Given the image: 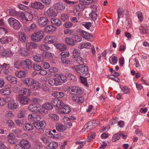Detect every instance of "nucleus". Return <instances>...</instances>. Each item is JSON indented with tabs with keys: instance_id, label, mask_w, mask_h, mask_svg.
Returning a JSON list of instances; mask_svg holds the SVG:
<instances>
[{
	"instance_id": "24",
	"label": "nucleus",
	"mask_w": 149,
	"mask_h": 149,
	"mask_svg": "<svg viewBox=\"0 0 149 149\" xmlns=\"http://www.w3.org/2000/svg\"><path fill=\"white\" fill-rule=\"evenodd\" d=\"M51 22L52 24L60 26L61 24V21L58 18H52L51 19Z\"/></svg>"
},
{
	"instance_id": "32",
	"label": "nucleus",
	"mask_w": 149,
	"mask_h": 149,
	"mask_svg": "<svg viewBox=\"0 0 149 149\" xmlns=\"http://www.w3.org/2000/svg\"><path fill=\"white\" fill-rule=\"evenodd\" d=\"M54 6L55 8L59 10H63L65 8V6L61 3H56L54 5Z\"/></svg>"
},
{
	"instance_id": "8",
	"label": "nucleus",
	"mask_w": 149,
	"mask_h": 149,
	"mask_svg": "<svg viewBox=\"0 0 149 149\" xmlns=\"http://www.w3.org/2000/svg\"><path fill=\"white\" fill-rule=\"evenodd\" d=\"M51 102L54 106H56L57 107H59L60 108H62L64 105L63 102L58 98L53 99L52 100Z\"/></svg>"
},
{
	"instance_id": "19",
	"label": "nucleus",
	"mask_w": 149,
	"mask_h": 149,
	"mask_svg": "<svg viewBox=\"0 0 149 149\" xmlns=\"http://www.w3.org/2000/svg\"><path fill=\"white\" fill-rule=\"evenodd\" d=\"M71 94H75V93L80 94L81 90L78 87H72L69 90Z\"/></svg>"
},
{
	"instance_id": "57",
	"label": "nucleus",
	"mask_w": 149,
	"mask_h": 149,
	"mask_svg": "<svg viewBox=\"0 0 149 149\" xmlns=\"http://www.w3.org/2000/svg\"><path fill=\"white\" fill-rule=\"evenodd\" d=\"M65 42L69 45L74 46V43H73L72 41L69 38H65Z\"/></svg>"
},
{
	"instance_id": "46",
	"label": "nucleus",
	"mask_w": 149,
	"mask_h": 149,
	"mask_svg": "<svg viewBox=\"0 0 149 149\" xmlns=\"http://www.w3.org/2000/svg\"><path fill=\"white\" fill-rule=\"evenodd\" d=\"M43 107L45 109H51L53 108L52 104L48 102L44 104Z\"/></svg>"
},
{
	"instance_id": "58",
	"label": "nucleus",
	"mask_w": 149,
	"mask_h": 149,
	"mask_svg": "<svg viewBox=\"0 0 149 149\" xmlns=\"http://www.w3.org/2000/svg\"><path fill=\"white\" fill-rule=\"evenodd\" d=\"M49 71L51 73H55L58 71V69L54 67H50L49 70Z\"/></svg>"
},
{
	"instance_id": "55",
	"label": "nucleus",
	"mask_w": 149,
	"mask_h": 149,
	"mask_svg": "<svg viewBox=\"0 0 149 149\" xmlns=\"http://www.w3.org/2000/svg\"><path fill=\"white\" fill-rule=\"evenodd\" d=\"M9 13L12 16H18V13L14 9H12L9 11Z\"/></svg>"
},
{
	"instance_id": "17",
	"label": "nucleus",
	"mask_w": 149,
	"mask_h": 149,
	"mask_svg": "<svg viewBox=\"0 0 149 149\" xmlns=\"http://www.w3.org/2000/svg\"><path fill=\"white\" fill-rule=\"evenodd\" d=\"M30 90L29 89H27L25 88H22L19 92V95H22V96L24 95L28 96L30 95Z\"/></svg>"
},
{
	"instance_id": "16",
	"label": "nucleus",
	"mask_w": 149,
	"mask_h": 149,
	"mask_svg": "<svg viewBox=\"0 0 149 149\" xmlns=\"http://www.w3.org/2000/svg\"><path fill=\"white\" fill-rule=\"evenodd\" d=\"M80 35L83 38L86 39H89L93 37L92 35L86 31L80 30L79 31Z\"/></svg>"
},
{
	"instance_id": "31",
	"label": "nucleus",
	"mask_w": 149,
	"mask_h": 149,
	"mask_svg": "<svg viewBox=\"0 0 149 149\" xmlns=\"http://www.w3.org/2000/svg\"><path fill=\"white\" fill-rule=\"evenodd\" d=\"M91 46V44L89 42H86L82 44H80L79 45L78 47L80 49L84 48H89Z\"/></svg>"
},
{
	"instance_id": "2",
	"label": "nucleus",
	"mask_w": 149,
	"mask_h": 149,
	"mask_svg": "<svg viewBox=\"0 0 149 149\" xmlns=\"http://www.w3.org/2000/svg\"><path fill=\"white\" fill-rule=\"evenodd\" d=\"M8 22L10 25L16 30H18L22 27L20 22L15 18L10 17L8 20Z\"/></svg>"
},
{
	"instance_id": "22",
	"label": "nucleus",
	"mask_w": 149,
	"mask_h": 149,
	"mask_svg": "<svg viewBox=\"0 0 149 149\" xmlns=\"http://www.w3.org/2000/svg\"><path fill=\"white\" fill-rule=\"evenodd\" d=\"M57 13L55 12V10L53 9L49 8L47 10L46 14L51 17H55L57 15Z\"/></svg>"
},
{
	"instance_id": "27",
	"label": "nucleus",
	"mask_w": 149,
	"mask_h": 149,
	"mask_svg": "<svg viewBox=\"0 0 149 149\" xmlns=\"http://www.w3.org/2000/svg\"><path fill=\"white\" fill-rule=\"evenodd\" d=\"M55 46L56 48L59 49L60 51H63L66 50V46L62 44H55Z\"/></svg>"
},
{
	"instance_id": "21",
	"label": "nucleus",
	"mask_w": 149,
	"mask_h": 149,
	"mask_svg": "<svg viewBox=\"0 0 149 149\" xmlns=\"http://www.w3.org/2000/svg\"><path fill=\"white\" fill-rule=\"evenodd\" d=\"M56 29V27L53 25H49L45 27L44 30L46 33H50L55 31Z\"/></svg>"
},
{
	"instance_id": "62",
	"label": "nucleus",
	"mask_w": 149,
	"mask_h": 149,
	"mask_svg": "<svg viewBox=\"0 0 149 149\" xmlns=\"http://www.w3.org/2000/svg\"><path fill=\"white\" fill-rule=\"evenodd\" d=\"M91 24V23L90 22H86L85 24H83V25L87 29H89Z\"/></svg>"
},
{
	"instance_id": "35",
	"label": "nucleus",
	"mask_w": 149,
	"mask_h": 149,
	"mask_svg": "<svg viewBox=\"0 0 149 149\" xmlns=\"http://www.w3.org/2000/svg\"><path fill=\"white\" fill-rule=\"evenodd\" d=\"M55 79L54 78H50L48 80V82L49 84L52 86L54 85L57 86L58 84V83H57Z\"/></svg>"
},
{
	"instance_id": "54",
	"label": "nucleus",
	"mask_w": 149,
	"mask_h": 149,
	"mask_svg": "<svg viewBox=\"0 0 149 149\" xmlns=\"http://www.w3.org/2000/svg\"><path fill=\"white\" fill-rule=\"evenodd\" d=\"M71 12L73 15L76 16H79V11L76 8L73 9V10H72Z\"/></svg>"
},
{
	"instance_id": "33",
	"label": "nucleus",
	"mask_w": 149,
	"mask_h": 149,
	"mask_svg": "<svg viewBox=\"0 0 149 149\" xmlns=\"http://www.w3.org/2000/svg\"><path fill=\"white\" fill-rule=\"evenodd\" d=\"M81 41V38L77 35H75L73 37L72 39L73 43H74V45L75 43L80 42Z\"/></svg>"
},
{
	"instance_id": "12",
	"label": "nucleus",
	"mask_w": 149,
	"mask_h": 149,
	"mask_svg": "<svg viewBox=\"0 0 149 149\" xmlns=\"http://www.w3.org/2000/svg\"><path fill=\"white\" fill-rule=\"evenodd\" d=\"M97 123L95 122H93L91 121H90L87 123L84 126V129L86 130L88 129L90 130H93L95 127L97 126Z\"/></svg>"
},
{
	"instance_id": "34",
	"label": "nucleus",
	"mask_w": 149,
	"mask_h": 149,
	"mask_svg": "<svg viewBox=\"0 0 149 149\" xmlns=\"http://www.w3.org/2000/svg\"><path fill=\"white\" fill-rule=\"evenodd\" d=\"M23 127L24 130L28 131H31L33 129V125L29 123L25 124Z\"/></svg>"
},
{
	"instance_id": "44",
	"label": "nucleus",
	"mask_w": 149,
	"mask_h": 149,
	"mask_svg": "<svg viewBox=\"0 0 149 149\" xmlns=\"http://www.w3.org/2000/svg\"><path fill=\"white\" fill-rule=\"evenodd\" d=\"M25 19L26 21H31L33 19L32 15L29 13H26L25 15Z\"/></svg>"
},
{
	"instance_id": "9",
	"label": "nucleus",
	"mask_w": 149,
	"mask_h": 149,
	"mask_svg": "<svg viewBox=\"0 0 149 149\" xmlns=\"http://www.w3.org/2000/svg\"><path fill=\"white\" fill-rule=\"evenodd\" d=\"M17 98L20 102L22 104H27L30 101L29 98L22 96V95H18Z\"/></svg>"
},
{
	"instance_id": "60",
	"label": "nucleus",
	"mask_w": 149,
	"mask_h": 149,
	"mask_svg": "<svg viewBox=\"0 0 149 149\" xmlns=\"http://www.w3.org/2000/svg\"><path fill=\"white\" fill-rule=\"evenodd\" d=\"M33 116H34L33 117L34 118V121H39L41 119V117L39 115L36 114L34 113Z\"/></svg>"
},
{
	"instance_id": "7",
	"label": "nucleus",
	"mask_w": 149,
	"mask_h": 149,
	"mask_svg": "<svg viewBox=\"0 0 149 149\" xmlns=\"http://www.w3.org/2000/svg\"><path fill=\"white\" fill-rule=\"evenodd\" d=\"M57 40L58 39L56 36L48 35L45 38L44 42L46 43L52 44L56 42Z\"/></svg>"
},
{
	"instance_id": "5",
	"label": "nucleus",
	"mask_w": 149,
	"mask_h": 149,
	"mask_svg": "<svg viewBox=\"0 0 149 149\" xmlns=\"http://www.w3.org/2000/svg\"><path fill=\"white\" fill-rule=\"evenodd\" d=\"M49 22V19L45 17H40L38 19V23L39 26L41 27H44Z\"/></svg>"
},
{
	"instance_id": "1",
	"label": "nucleus",
	"mask_w": 149,
	"mask_h": 149,
	"mask_svg": "<svg viewBox=\"0 0 149 149\" xmlns=\"http://www.w3.org/2000/svg\"><path fill=\"white\" fill-rule=\"evenodd\" d=\"M44 36L43 31L42 30L36 31L32 34L31 38L32 40L35 42H38L42 39Z\"/></svg>"
},
{
	"instance_id": "26",
	"label": "nucleus",
	"mask_w": 149,
	"mask_h": 149,
	"mask_svg": "<svg viewBox=\"0 0 149 149\" xmlns=\"http://www.w3.org/2000/svg\"><path fill=\"white\" fill-rule=\"evenodd\" d=\"M19 36L20 40L23 42H25L27 38V37L26 36L25 33L22 32L19 33Z\"/></svg>"
},
{
	"instance_id": "38",
	"label": "nucleus",
	"mask_w": 149,
	"mask_h": 149,
	"mask_svg": "<svg viewBox=\"0 0 149 149\" xmlns=\"http://www.w3.org/2000/svg\"><path fill=\"white\" fill-rule=\"evenodd\" d=\"M39 48L40 50L43 51L48 50L50 49V47L45 44L41 45L39 46Z\"/></svg>"
},
{
	"instance_id": "13",
	"label": "nucleus",
	"mask_w": 149,
	"mask_h": 149,
	"mask_svg": "<svg viewBox=\"0 0 149 149\" xmlns=\"http://www.w3.org/2000/svg\"><path fill=\"white\" fill-rule=\"evenodd\" d=\"M29 110L31 112H37L39 111L40 109V107L39 105L35 104H31L28 107Z\"/></svg>"
},
{
	"instance_id": "53",
	"label": "nucleus",
	"mask_w": 149,
	"mask_h": 149,
	"mask_svg": "<svg viewBox=\"0 0 149 149\" xmlns=\"http://www.w3.org/2000/svg\"><path fill=\"white\" fill-rule=\"evenodd\" d=\"M37 28V25L34 23L32 24L29 27L30 30L33 31H36Z\"/></svg>"
},
{
	"instance_id": "40",
	"label": "nucleus",
	"mask_w": 149,
	"mask_h": 149,
	"mask_svg": "<svg viewBox=\"0 0 149 149\" xmlns=\"http://www.w3.org/2000/svg\"><path fill=\"white\" fill-rule=\"evenodd\" d=\"M32 62L29 59H26L21 61V65H31Z\"/></svg>"
},
{
	"instance_id": "4",
	"label": "nucleus",
	"mask_w": 149,
	"mask_h": 149,
	"mask_svg": "<svg viewBox=\"0 0 149 149\" xmlns=\"http://www.w3.org/2000/svg\"><path fill=\"white\" fill-rule=\"evenodd\" d=\"M34 126L38 130H42L45 128L46 126L45 121L44 120L40 121H35L33 123Z\"/></svg>"
},
{
	"instance_id": "64",
	"label": "nucleus",
	"mask_w": 149,
	"mask_h": 149,
	"mask_svg": "<svg viewBox=\"0 0 149 149\" xmlns=\"http://www.w3.org/2000/svg\"><path fill=\"white\" fill-rule=\"evenodd\" d=\"M125 62V59L123 57H121L119 58V64L121 65L124 64Z\"/></svg>"
},
{
	"instance_id": "25",
	"label": "nucleus",
	"mask_w": 149,
	"mask_h": 149,
	"mask_svg": "<svg viewBox=\"0 0 149 149\" xmlns=\"http://www.w3.org/2000/svg\"><path fill=\"white\" fill-rule=\"evenodd\" d=\"M29 49H25L24 47H21L20 48V53L22 56H27L29 55Z\"/></svg>"
},
{
	"instance_id": "48",
	"label": "nucleus",
	"mask_w": 149,
	"mask_h": 149,
	"mask_svg": "<svg viewBox=\"0 0 149 149\" xmlns=\"http://www.w3.org/2000/svg\"><path fill=\"white\" fill-rule=\"evenodd\" d=\"M95 136V134L93 133H91L88 136V141H90L92 140Z\"/></svg>"
},
{
	"instance_id": "15",
	"label": "nucleus",
	"mask_w": 149,
	"mask_h": 149,
	"mask_svg": "<svg viewBox=\"0 0 149 149\" xmlns=\"http://www.w3.org/2000/svg\"><path fill=\"white\" fill-rule=\"evenodd\" d=\"M18 104L14 101L9 102L8 104V108L11 110L17 109L18 107Z\"/></svg>"
},
{
	"instance_id": "50",
	"label": "nucleus",
	"mask_w": 149,
	"mask_h": 149,
	"mask_svg": "<svg viewBox=\"0 0 149 149\" xmlns=\"http://www.w3.org/2000/svg\"><path fill=\"white\" fill-rule=\"evenodd\" d=\"M79 53L78 50L76 49H74L73 52V56L74 58H76L79 56Z\"/></svg>"
},
{
	"instance_id": "10",
	"label": "nucleus",
	"mask_w": 149,
	"mask_h": 149,
	"mask_svg": "<svg viewBox=\"0 0 149 149\" xmlns=\"http://www.w3.org/2000/svg\"><path fill=\"white\" fill-rule=\"evenodd\" d=\"M89 16L91 19L94 22L95 25H97L98 23L99 18H98L96 12H91L89 15Z\"/></svg>"
},
{
	"instance_id": "42",
	"label": "nucleus",
	"mask_w": 149,
	"mask_h": 149,
	"mask_svg": "<svg viewBox=\"0 0 149 149\" xmlns=\"http://www.w3.org/2000/svg\"><path fill=\"white\" fill-rule=\"evenodd\" d=\"M121 135V133L120 132H119L118 133L115 134L113 136L112 141L115 142L116 140H118Z\"/></svg>"
},
{
	"instance_id": "28",
	"label": "nucleus",
	"mask_w": 149,
	"mask_h": 149,
	"mask_svg": "<svg viewBox=\"0 0 149 149\" xmlns=\"http://www.w3.org/2000/svg\"><path fill=\"white\" fill-rule=\"evenodd\" d=\"M33 59L34 61L37 62L42 61L43 60V56L40 54H37L33 57Z\"/></svg>"
},
{
	"instance_id": "18",
	"label": "nucleus",
	"mask_w": 149,
	"mask_h": 149,
	"mask_svg": "<svg viewBox=\"0 0 149 149\" xmlns=\"http://www.w3.org/2000/svg\"><path fill=\"white\" fill-rule=\"evenodd\" d=\"M61 109L60 110V112L61 113L67 114L70 112L71 110L69 107L66 105H63L62 108H60Z\"/></svg>"
},
{
	"instance_id": "30",
	"label": "nucleus",
	"mask_w": 149,
	"mask_h": 149,
	"mask_svg": "<svg viewBox=\"0 0 149 149\" xmlns=\"http://www.w3.org/2000/svg\"><path fill=\"white\" fill-rule=\"evenodd\" d=\"M16 76L19 78L24 77L26 75V73L24 71L20 70L19 72L17 71L15 73Z\"/></svg>"
},
{
	"instance_id": "11",
	"label": "nucleus",
	"mask_w": 149,
	"mask_h": 149,
	"mask_svg": "<svg viewBox=\"0 0 149 149\" xmlns=\"http://www.w3.org/2000/svg\"><path fill=\"white\" fill-rule=\"evenodd\" d=\"M23 82L26 85L28 86L38 83V81L29 78H26L23 81Z\"/></svg>"
},
{
	"instance_id": "47",
	"label": "nucleus",
	"mask_w": 149,
	"mask_h": 149,
	"mask_svg": "<svg viewBox=\"0 0 149 149\" xmlns=\"http://www.w3.org/2000/svg\"><path fill=\"white\" fill-rule=\"evenodd\" d=\"M49 117L55 120H58L59 119L58 116L55 114H50L49 115Z\"/></svg>"
},
{
	"instance_id": "63",
	"label": "nucleus",
	"mask_w": 149,
	"mask_h": 149,
	"mask_svg": "<svg viewBox=\"0 0 149 149\" xmlns=\"http://www.w3.org/2000/svg\"><path fill=\"white\" fill-rule=\"evenodd\" d=\"M73 25V24L72 23L68 22H65L64 24L65 26L67 28L71 27Z\"/></svg>"
},
{
	"instance_id": "45",
	"label": "nucleus",
	"mask_w": 149,
	"mask_h": 149,
	"mask_svg": "<svg viewBox=\"0 0 149 149\" xmlns=\"http://www.w3.org/2000/svg\"><path fill=\"white\" fill-rule=\"evenodd\" d=\"M10 39L7 37H3L0 39V42L4 44L9 42Z\"/></svg>"
},
{
	"instance_id": "6",
	"label": "nucleus",
	"mask_w": 149,
	"mask_h": 149,
	"mask_svg": "<svg viewBox=\"0 0 149 149\" xmlns=\"http://www.w3.org/2000/svg\"><path fill=\"white\" fill-rule=\"evenodd\" d=\"M76 71L82 75H86L88 73V67L86 66H77Z\"/></svg>"
},
{
	"instance_id": "23",
	"label": "nucleus",
	"mask_w": 149,
	"mask_h": 149,
	"mask_svg": "<svg viewBox=\"0 0 149 149\" xmlns=\"http://www.w3.org/2000/svg\"><path fill=\"white\" fill-rule=\"evenodd\" d=\"M10 86L8 85L7 87H5L4 88L1 90V92L4 95H9L11 92L10 89Z\"/></svg>"
},
{
	"instance_id": "41",
	"label": "nucleus",
	"mask_w": 149,
	"mask_h": 149,
	"mask_svg": "<svg viewBox=\"0 0 149 149\" xmlns=\"http://www.w3.org/2000/svg\"><path fill=\"white\" fill-rule=\"evenodd\" d=\"M117 13L118 14V18L119 19L121 17H123L124 15V11L121 9L120 8H118L117 10Z\"/></svg>"
},
{
	"instance_id": "14",
	"label": "nucleus",
	"mask_w": 149,
	"mask_h": 149,
	"mask_svg": "<svg viewBox=\"0 0 149 149\" xmlns=\"http://www.w3.org/2000/svg\"><path fill=\"white\" fill-rule=\"evenodd\" d=\"M19 143L21 145V147L24 148L25 149H27L31 146L29 141L23 139L21 140L19 142Z\"/></svg>"
},
{
	"instance_id": "52",
	"label": "nucleus",
	"mask_w": 149,
	"mask_h": 149,
	"mask_svg": "<svg viewBox=\"0 0 149 149\" xmlns=\"http://www.w3.org/2000/svg\"><path fill=\"white\" fill-rule=\"evenodd\" d=\"M76 58V61L79 64V65H83L84 63L82 61V58L80 56H79Z\"/></svg>"
},
{
	"instance_id": "20",
	"label": "nucleus",
	"mask_w": 149,
	"mask_h": 149,
	"mask_svg": "<svg viewBox=\"0 0 149 149\" xmlns=\"http://www.w3.org/2000/svg\"><path fill=\"white\" fill-rule=\"evenodd\" d=\"M31 7L35 8L42 9L44 7V5L41 2H36L31 3Z\"/></svg>"
},
{
	"instance_id": "49",
	"label": "nucleus",
	"mask_w": 149,
	"mask_h": 149,
	"mask_svg": "<svg viewBox=\"0 0 149 149\" xmlns=\"http://www.w3.org/2000/svg\"><path fill=\"white\" fill-rule=\"evenodd\" d=\"M80 78L81 82L85 85V86H87L88 84L87 83L86 79L81 76H80Z\"/></svg>"
},
{
	"instance_id": "29",
	"label": "nucleus",
	"mask_w": 149,
	"mask_h": 149,
	"mask_svg": "<svg viewBox=\"0 0 149 149\" xmlns=\"http://www.w3.org/2000/svg\"><path fill=\"white\" fill-rule=\"evenodd\" d=\"M56 130L60 132H61L64 131L65 130V126L61 123H58L56 125Z\"/></svg>"
},
{
	"instance_id": "37",
	"label": "nucleus",
	"mask_w": 149,
	"mask_h": 149,
	"mask_svg": "<svg viewBox=\"0 0 149 149\" xmlns=\"http://www.w3.org/2000/svg\"><path fill=\"white\" fill-rule=\"evenodd\" d=\"M13 54V53L10 50L8 51L5 50L3 52L2 54L3 56L11 57Z\"/></svg>"
},
{
	"instance_id": "3",
	"label": "nucleus",
	"mask_w": 149,
	"mask_h": 149,
	"mask_svg": "<svg viewBox=\"0 0 149 149\" xmlns=\"http://www.w3.org/2000/svg\"><path fill=\"white\" fill-rule=\"evenodd\" d=\"M70 55L69 52H64L60 54L61 61L63 64H74L73 61H70L68 59H65V58L68 57Z\"/></svg>"
},
{
	"instance_id": "39",
	"label": "nucleus",
	"mask_w": 149,
	"mask_h": 149,
	"mask_svg": "<svg viewBox=\"0 0 149 149\" xmlns=\"http://www.w3.org/2000/svg\"><path fill=\"white\" fill-rule=\"evenodd\" d=\"M48 146L50 149H56L58 146V144L57 142H51Z\"/></svg>"
},
{
	"instance_id": "51",
	"label": "nucleus",
	"mask_w": 149,
	"mask_h": 149,
	"mask_svg": "<svg viewBox=\"0 0 149 149\" xmlns=\"http://www.w3.org/2000/svg\"><path fill=\"white\" fill-rule=\"evenodd\" d=\"M32 102L34 103V104H36L40 103L41 102V100L38 98L34 97L32 98Z\"/></svg>"
},
{
	"instance_id": "56",
	"label": "nucleus",
	"mask_w": 149,
	"mask_h": 149,
	"mask_svg": "<svg viewBox=\"0 0 149 149\" xmlns=\"http://www.w3.org/2000/svg\"><path fill=\"white\" fill-rule=\"evenodd\" d=\"M7 33V30L6 29L1 27H0V34H6Z\"/></svg>"
},
{
	"instance_id": "61",
	"label": "nucleus",
	"mask_w": 149,
	"mask_h": 149,
	"mask_svg": "<svg viewBox=\"0 0 149 149\" xmlns=\"http://www.w3.org/2000/svg\"><path fill=\"white\" fill-rule=\"evenodd\" d=\"M108 77L109 78L113 79L115 81H117L118 82H119L120 81V79L118 77H115L114 76V77H111V75H109L108 76Z\"/></svg>"
},
{
	"instance_id": "43",
	"label": "nucleus",
	"mask_w": 149,
	"mask_h": 149,
	"mask_svg": "<svg viewBox=\"0 0 149 149\" xmlns=\"http://www.w3.org/2000/svg\"><path fill=\"white\" fill-rule=\"evenodd\" d=\"M26 116L25 112L24 109H21L19 111L18 116L19 118H24Z\"/></svg>"
},
{
	"instance_id": "59",
	"label": "nucleus",
	"mask_w": 149,
	"mask_h": 149,
	"mask_svg": "<svg viewBox=\"0 0 149 149\" xmlns=\"http://www.w3.org/2000/svg\"><path fill=\"white\" fill-rule=\"evenodd\" d=\"M140 21L141 22L143 21V16L142 13L140 12H138L136 13Z\"/></svg>"
},
{
	"instance_id": "36",
	"label": "nucleus",
	"mask_w": 149,
	"mask_h": 149,
	"mask_svg": "<svg viewBox=\"0 0 149 149\" xmlns=\"http://www.w3.org/2000/svg\"><path fill=\"white\" fill-rule=\"evenodd\" d=\"M61 74H54V77L55 80L58 83V84H61Z\"/></svg>"
}]
</instances>
